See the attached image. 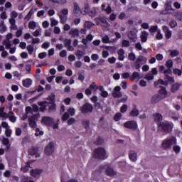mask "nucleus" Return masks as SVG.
Instances as JSON below:
<instances>
[{"label":"nucleus","instance_id":"nucleus-1","mask_svg":"<svg viewBox=\"0 0 182 182\" xmlns=\"http://www.w3.org/2000/svg\"><path fill=\"white\" fill-rule=\"evenodd\" d=\"M158 129L161 133L168 134L173 130V124L168 122H160L158 124Z\"/></svg>","mask_w":182,"mask_h":182},{"label":"nucleus","instance_id":"nucleus-2","mask_svg":"<svg viewBox=\"0 0 182 182\" xmlns=\"http://www.w3.org/2000/svg\"><path fill=\"white\" fill-rule=\"evenodd\" d=\"M94 157L98 160H106L107 152L105 148L98 147L94 151Z\"/></svg>","mask_w":182,"mask_h":182},{"label":"nucleus","instance_id":"nucleus-3","mask_svg":"<svg viewBox=\"0 0 182 182\" xmlns=\"http://www.w3.org/2000/svg\"><path fill=\"white\" fill-rule=\"evenodd\" d=\"M47 100H50L48 102L47 110L48 113H52V112H55L56 110V104H55V94H51L47 99Z\"/></svg>","mask_w":182,"mask_h":182},{"label":"nucleus","instance_id":"nucleus-4","mask_svg":"<svg viewBox=\"0 0 182 182\" xmlns=\"http://www.w3.org/2000/svg\"><path fill=\"white\" fill-rule=\"evenodd\" d=\"M80 110L82 114H87L93 112V105L90 103H85L83 106L80 107Z\"/></svg>","mask_w":182,"mask_h":182},{"label":"nucleus","instance_id":"nucleus-5","mask_svg":"<svg viewBox=\"0 0 182 182\" xmlns=\"http://www.w3.org/2000/svg\"><path fill=\"white\" fill-rule=\"evenodd\" d=\"M172 144H176V138L172 137L168 139H166L162 142V147L164 150H167L168 149H171Z\"/></svg>","mask_w":182,"mask_h":182},{"label":"nucleus","instance_id":"nucleus-6","mask_svg":"<svg viewBox=\"0 0 182 182\" xmlns=\"http://www.w3.org/2000/svg\"><path fill=\"white\" fill-rule=\"evenodd\" d=\"M44 151L46 156H51V154H53L55 151V144L53 142H50L46 145Z\"/></svg>","mask_w":182,"mask_h":182},{"label":"nucleus","instance_id":"nucleus-7","mask_svg":"<svg viewBox=\"0 0 182 182\" xmlns=\"http://www.w3.org/2000/svg\"><path fill=\"white\" fill-rule=\"evenodd\" d=\"M105 174L109 177H113V176H116L117 174V171H116L109 164H107L105 166Z\"/></svg>","mask_w":182,"mask_h":182},{"label":"nucleus","instance_id":"nucleus-8","mask_svg":"<svg viewBox=\"0 0 182 182\" xmlns=\"http://www.w3.org/2000/svg\"><path fill=\"white\" fill-rule=\"evenodd\" d=\"M39 114H33V116L28 117L29 126L31 129L36 128V119L39 117Z\"/></svg>","mask_w":182,"mask_h":182},{"label":"nucleus","instance_id":"nucleus-9","mask_svg":"<svg viewBox=\"0 0 182 182\" xmlns=\"http://www.w3.org/2000/svg\"><path fill=\"white\" fill-rule=\"evenodd\" d=\"M124 126L127 129H131L132 130H136L137 129V123L134 121H128L124 124Z\"/></svg>","mask_w":182,"mask_h":182},{"label":"nucleus","instance_id":"nucleus-10","mask_svg":"<svg viewBox=\"0 0 182 182\" xmlns=\"http://www.w3.org/2000/svg\"><path fill=\"white\" fill-rule=\"evenodd\" d=\"M127 36L130 41H133V42H136V39H137V29L134 28L133 30L130 31Z\"/></svg>","mask_w":182,"mask_h":182},{"label":"nucleus","instance_id":"nucleus-11","mask_svg":"<svg viewBox=\"0 0 182 182\" xmlns=\"http://www.w3.org/2000/svg\"><path fill=\"white\" fill-rule=\"evenodd\" d=\"M165 5L166 8L165 9V10L161 11V14L162 15H168L170 14H172L171 12H168V11H173V7H171V2L167 1Z\"/></svg>","mask_w":182,"mask_h":182},{"label":"nucleus","instance_id":"nucleus-12","mask_svg":"<svg viewBox=\"0 0 182 182\" xmlns=\"http://www.w3.org/2000/svg\"><path fill=\"white\" fill-rule=\"evenodd\" d=\"M120 90H122V88L120 87V86H117L114 88V92H112V96L113 97L119 99L120 97H122V96H123L122 95V92H120Z\"/></svg>","mask_w":182,"mask_h":182},{"label":"nucleus","instance_id":"nucleus-13","mask_svg":"<svg viewBox=\"0 0 182 182\" xmlns=\"http://www.w3.org/2000/svg\"><path fill=\"white\" fill-rule=\"evenodd\" d=\"M42 123L46 126H50L53 123V119H52L50 117H43L42 118Z\"/></svg>","mask_w":182,"mask_h":182},{"label":"nucleus","instance_id":"nucleus-14","mask_svg":"<svg viewBox=\"0 0 182 182\" xmlns=\"http://www.w3.org/2000/svg\"><path fill=\"white\" fill-rule=\"evenodd\" d=\"M5 107H2L0 108V117H4V119H8L9 117V114H14V112L11 111L9 113H5L4 112Z\"/></svg>","mask_w":182,"mask_h":182},{"label":"nucleus","instance_id":"nucleus-15","mask_svg":"<svg viewBox=\"0 0 182 182\" xmlns=\"http://www.w3.org/2000/svg\"><path fill=\"white\" fill-rule=\"evenodd\" d=\"M38 105L40 106V108H39L40 112H45V110H48L47 101L39 102Z\"/></svg>","mask_w":182,"mask_h":182},{"label":"nucleus","instance_id":"nucleus-16","mask_svg":"<svg viewBox=\"0 0 182 182\" xmlns=\"http://www.w3.org/2000/svg\"><path fill=\"white\" fill-rule=\"evenodd\" d=\"M81 124L85 129V130L89 131L90 129V120L89 119H82Z\"/></svg>","mask_w":182,"mask_h":182},{"label":"nucleus","instance_id":"nucleus-17","mask_svg":"<svg viewBox=\"0 0 182 182\" xmlns=\"http://www.w3.org/2000/svg\"><path fill=\"white\" fill-rule=\"evenodd\" d=\"M129 159L134 163L137 161V153L134 151H130L129 154Z\"/></svg>","mask_w":182,"mask_h":182},{"label":"nucleus","instance_id":"nucleus-18","mask_svg":"<svg viewBox=\"0 0 182 182\" xmlns=\"http://www.w3.org/2000/svg\"><path fill=\"white\" fill-rule=\"evenodd\" d=\"M69 35H70L71 38H77L79 36V29L72 28L69 31Z\"/></svg>","mask_w":182,"mask_h":182},{"label":"nucleus","instance_id":"nucleus-19","mask_svg":"<svg viewBox=\"0 0 182 182\" xmlns=\"http://www.w3.org/2000/svg\"><path fill=\"white\" fill-rule=\"evenodd\" d=\"M154 120L156 123H160V122L163 121V115L160 113H155L154 114Z\"/></svg>","mask_w":182,"mask_h":182},{"label":"nucleus","instance_id":"nucleus-20","mask_svg":"<svg viewBox=\"0 0 182 182\" xmlns=\"http://www.w3.org/2000/svg\"><path fill=\"white\" fill-rule=\"evenodd\" d=\"M29 113H32V107H27L26 108V113L23 114L21 117V120H26L28 119V114H29Z\"/></svg>","mask_w":182,"mask_h":182},{"label":"nucleus","instance_id":"nucleus-21","mask_svg":"<svg viewBox=\"0 0 182 182\" xmlns=\"http://www.w3.org/2000/svg\"><path fill=\"white\" fill-rule=\"evenodd\" d=\"M23 86H24V87H31V86H32V80L31 78H26L23 80Z\"/></svg>","mask_w":182,"mask_h":182},{"label":"nucleus","instance_id":"nucleus-22","mask_svg":"<svg viewBox=\"0 0 182 182\" xmlns=\"http://www.w3.org/2000/svg\"><path fill=\"white\" fill-rule=\"evenodd\" d=\"M159 95H161V99L167 97V90H166V87H161V90H159Z\"/></svg>","mask_w":182,"mask_h":182},{"label":"nucleus","instance_id":"nucleus-23","mask_svg":"<svg viewBox=\"0 0 182 182\" xmlns=\"http://www.w3.org/2000/svg\"><path fill=\"white\" fill-rule=\"evenodd\" d=\"M29 154L31 156H36V157H39V154H38V148H31L28 151Z\"/></svg>","mask_w":182,"mask_h":182},{"label":"nucleus","instance_id":"nucleus-24","mask_svg":"<svg viewBox=\"0 0 182 182\" xmlns=\"http://www.w3.org/2000/svg\"><path fill=\"white\" fill-rule=\"evenodd\" d=\"M180 86H181V85L178 84V82L173 84L171 88L172 93H176V92L180 89Z\"/></svg>","mask_w":182,"mask_h":182},{"label":"nucleus","instance_id":"nucleus-25","mask_svg":"<svg viewBox=\"0 0 182 182\" xmlns=\"http://www.w3.org/2000/svg\"><path fill=\"white\" fill-rule=\"evenodd\" d=\"M147 36H149V33H147V31H142L141 35V41L143 43L146 42Z\"/></svg>","mask_w":182,"mask_h":182},{"label":"nucleus","instance_id":"nucleus-26","mask_svg":"<svg viewBox=\"0 0 182 182\" xmlns=\"http://www.w3.org/2000/svg\"><path fill=\"white\" fill-rule=\"evenodd\" d=\"M118 53V60H124V50L120 49L117 52Z\"/></svg>","mask_w":182,"mask_h":182},{"label":"nucleus","instance_id":"nucleus-27","mask_svg":"<svg viewBox=\"0 0 182 182\" xmlns=\"http://www.w3.org/2000/svg\"><path fill=\"white\" fill-rule=\"evenodd\" d=\"M161 100L160 95H155L151 97V103H159Z\"/></svg>","mask_w":182,"mask_h":182},{"label":"nucleus","instance_id":"nucleus-28","mask_svg":"<svg viewBox=\"0 0 182 182\" xmlns=\"http://www.w3.org/2000/svg\"><path fill=\"white\" fill-rule=\"evenodd\" d=\"M42 173V170L41 169H34V170H31V174L33 177H38V176H39V174H41Z\"/></svg>","mask_w":182,"mask_h":182},{"label":"nucleus","instance_id":"nucleus-29","mask_svg":"<svg viewBox=\"0 0 182 182\" xmlns=\"http://www.w3.org/2000/svg\"><path fill=\"white\" fill-rule=\"evenodd\" d=\"M96 14H97L96 8L90 9V11L88 12V15L90 16H91L92 18H95V16H96Z\"/></svg>","mask_w":182,"mask_h":182},{"label":"nucleus","instance_id":"nucleus-30","mask_svg":"<svg viewBox=\"0 0 182 182\" xmlns=\"http://www.w3.org/2000/svg\"><path fill=\"white\" fill-rule=\"evenodd\" d=\"M129 116H131L132 117H136L139 116V110L137 109V108H134L130 112Z\"/></svg>","mask_w":182,"mask_h":182},{"label":"nucleus","instance_id":"nucleus-31","mask_svg":"<svg viewBox=\"0 0 182 182\" xmlns=\"http://www.w3.org/2000/svg\"><path fill=\"white\" fill-rule=\"evenodd\" d=\"M3 45L5 46L6 49H11V46H12L11 41L9 40H4L3 41Z\"/></svg>","mask_w":182,"mask_h":182},{"label":"nucleus","instance_id":"nucleus-32","mask_svg":"<svg viewBox=\"0 0 182 182\" xmlns=\"http://www.w3.org/2000/svg\"><path fill=\"white\" fill-rule=\"evenodd\" d=\"M31 162H27L25 167H21V171H23V173H27V171H29V168L31 167L30 164Z\"/></svg>","mask_w":182,"mask_h":182},{"label":"nucleus","instance_id":"nucleus-33","mask_svg":"<svg viewBox=\"0 0 182 182\" xmlns=\"http://www.w3.org/2000/svg\"><path fill=\"white\" fill-rule=\"evenodd\" d=\"M36 11V9H31L30 11L28 13V14L26 16L25 19H27V21H29L30 18H32V15H33V13Z\"/></svg>","mask_w":182,"mask_h":182},{"label":"nucleus","instance_id":"nucleus-34","mask_svg":"<svg viewBox=\"0 0 182 182\" xmlns=\"http://www.w3.org/2000/svg\"><path fill=\"white\" fill-rule=\"evenodd\" d=\"M165 82H169V83H174V78L172 77H170L168 75H166L164 76Z\"/></svg>","mask_w":182,"mask_h":182},{"label":"nucleus","instance_id":"nucleus-35","mask_svg":"<svg viewBox=\"0 0 182 182\" xmlns=\"http://www.w3.org/2000/svg\"><path fill=\"white\" fill-rule=\"evenodd\" d=\"M74 11L73 13L77 15V14L80 13V8H79V5L77 3H74Z\"/></svg>","mask_w":182,"mask_h":182},{"label":"nucleus","instance_id":"nucleus-36","mask_svg":"<svg viewBox=\"0 0 182 182\" xmlns=\"http://www.w3.org/2000/svg\"><path fill=\"white\" fill-rule=\"evenodd\" d=\"M141 58H143V57H139L137 59V60L135 62V69L139 71H140V68H141L140 63H139V62L141 61Z\"/></svg>","mask_w":182,"mask_h":182},{"label":"nucleus","instance_id":"nucleus-37","mask_svg":"<svg viewBox=\"0 0 182 182\" xmlns=\"http://www.w3.org/2000/svg\"><path fill=\"white\" fill-rule=\"evenodd\" d=\"M60 19V23H62L63 25H64V23H66V21L68 19V17H66L65 16L61 15L58 14Z\"/></svg>","mask_w":182,"mask_h":182},{"label":"nucleus","instance_id":"nucleus-38","mask_svg":"<svg viewBox=\"0 0 182 182\" xmlns=\"http://www.w3.org/2000/svg\"><path fill=\"white\" fill-rule=\"evenodd\" d=\"M132 79H131V80H134L135 79H140V77H140V73L134 71L132 73Z\"/></svg>","mask_w":182,"mask_h":182},{"label":"nucleus","instance_id":"nucleus-39","mask_svg":"<svg viewBox=\"0 0 182 182\" xmlns=\"http://www.w3.org/2000/svg\"><path fill=\"white\" fill-rule=\"evenodd\" d=\"M21 182H34L33 181L31 180L27 176H22L21 178Z\"/></svg>","mask_w":182,"mask_h":182},{"label":"nucleus","instance_id":"nucleus-40","mask_svg":"<svg viewBox=\"0 0 182 182\" xmlns=\"http://www.w3.org/2000/svg\"><path fill=\"white\" fill-rule=\"evenodd\" d=\"M170 55L171 58H176V56H178V51L177 50H169Z\"/></svg>","mask_w":182,"mask_h":182},{"label":"nucleus","instance_id":"nucleus-41","mask_svg":"<svg viewBox=\"0 0 182 182\" xmlns=\"http://www.w3.org/2000/svg\"><path fill=\"white\" fill-rule=\"evenodd\" d=\"M90 89H91L92 90H95V92H96V90H99V86L96 85V82H92L90 85Z\"/></svg>","mask_w":182,"mask_h":182},{"label":"nucleus","instance_id":"nucleus-42","mask_svg":"<svg viewBox=\"0 0 182 182\" xmlns=\"http://www.w3.org/2000/svg\"><path fill=\"white\" fill-rule=\"evenodd\" d=\"M92 26H95V23H93L92 22L86 21L85 23V28H86L87 29H90Z\"/></svg>","mask_w":182,"mask_h":182},{"label":"nucleus","instance_id":"nucleus-43","mask_svg":"<svg viewBox=\"0 0 182 182\" xmlns=\"http://www.w3.org/2000/svg\"><path fill=\"white\" fill-rule=\"evenodd\" d=\"M173 16H176L178 21H181L182 22V12H176L173 14Z\"/></svg>","mask_w":182,"mask_h":182},{"label":"nucleus","instance_id":"nucleus-44","mask_svg":"<svg viewBox=\"0 0 182 182\" xmlns=\"http://www.w3.org/2000/svg\"><path fill=\"white\" fill-rule=\"evenodd\" d=\"M27 50H28L29 55H32V53H33V50H35V48L32 45H28L27 46Z\"/></svg>","mask_w":182,"mask_h":182},{"label":"nucleus","instance_id":"nucleus-45","mask_svg":"<svg viewBox=\"0 0 182 182\" xmlns=\"http://www.w3.org/2000/svg\"><path fill=\"white\" fill-rule=\"evenodd\" d=\"M102 42L103 43H110V40L109 39V36H107V35L104 36L102 38Z\"/></svg>","mask_w":182,"mask_h":182},{"label":"nucleus","instance_id":"nucleus-46","mask_svg":"<svg viewBox=\"0 0 182 182\" xmlns=\"http://www.w3.org/2000/svg\"><path fill=\"white\" fill-rule=\"evenodd\" d=\"M50 26L53 27V26H56V25H58L59 21H58L56 19H55L54 18H50Z\"/></svg>","mask_w":182,"mask_h":182},{"label":"nucleus","instance_id":"nucleus-47","mask_svg":"<svg viewBox=\"0 0 182 182\" xmlns=\"http://www.w3.org/2000/svg\"><path fill=\"white\" fill-rule=\"evenodd\" d=\"M165 66H166L167 68L171 69L173 68V60H168L166 62Z\"/></svg>","mask_w":182,"mask_h":182},{"label":"nucleus","instance_id":"nucleus-48","mask_svg":"<svg viewBox=\"0 0 182 182\" xmlns=\"http://www.w3.org/2000/svg\"><path fill=\"white\" fill-rule=\"evenodd\" d=\"M35 136L36 137L39 136H43V132L41 131V129L39 128H36V133H35Z\"/></svg>","mask_w":182,"mask_h":182},{"label":"nucleus","instance_id":"nucleus-49","mask_svg":"<svg viewBox=\"0 0 182 182\" xmlns=\"http://www.w3.org/2000/svg\"><path fill=\"white\" fill-rule=\"evenodd\" d=\"M3 144H4V146H6L7 149H9V147H11V145L9 144V139H8L7 138H4L3 139Z\"/></svg>","mask_w":182,"mask_h":182},{"label":"nucleus","instance_id":"nucleus-50","mask_svg":"<svg viewBox=\"0 0 182 182\" xmlns=\"http://www.w3.org/2000/svg\"><path fill=\"white\" fill-rule=\"evenodd\" d=\"M39 111V107H38V105L33 104L32 105V108H31V114H33V112H38Z\"/></svg>","mask_w":182,"mask_h":182},{"label":"nucleus","instance_id":"nucleus-51","mask_svg":"<svg viewBox=\"0 0 182 182\" xmlns=\"http://www.w3.org/2000/svg\"><path fill=\"white\" fill-rule=\"evenodd\" d=\"M29 29H35L36 28V23L35 21H30L28 23Z\"/></svg>","mask_w":182,"mask_h":182},{"label":"nucleus","instance_id":"nucleus-52","mask_svg":"<svg viewBox=\"0 0 182 182\" xmlns=\"http://www.w3.org/2000/svg\"><path fill=\"white\" fill-rule=\"evenodd\" d=\"M120 119H122V113L118 112L115 114V115L114 116V120H115V122H119Z\"/></svg>","mask_w":182,"mask_h":182},{"label":"nucleus","instance_id":"nucleus-53","mask_svg":"<svg viewBox=\"0 0 182 182\" xmlns=\"http://www.w3.org/2000/svg\"><path fill=\"white\" fill-rule=\"evenodd\" d=\"M75 55H76L77 59L80 60V58H82V56H83V55H85V53H83V51H80V50H77L75 53Z\"/></svg>","mask_w":182,"mask_h":182},{"label":"nucleus","instance_id":"nucleus-54","mask_svg":"<svg viewBox=\"0 0 182 182\" xmlns=\"http://www.w3.org/2000/svg\"><path fill=\"white\" fill-rule=\"evenodd\" d=\"M8 117L11 123H15V122H16V117H15L14 114H9Z\"/></svg>","mask_w":182,"mask_h":182},{"label":"nucleus","instance_id":"nucleus-55","mask_svg":"<svg viewBox=\"0 0 182 182\" xmlns=\"http://www.w3.org/2000/svg\"><path fill=\"white\" fill-rule=\"evenodd\" d=\"M64 42L65 48H69V46H72V40L70 39H65Z\"/></svg>","mask_w":182,"mask_h":182},{"label":"nucleus","instance_id":"nucleus-56","mask_svg":"<svg viewBox=\"0 0 182 182\" xmlns=\"http://www.w3.org/2000/svg\"><path fill=\"white\" fill-rule=\"evenodd\" d=\"M5 134L6 137H11V134H12V129H11V128L5 129Z\"/></svg>","mask_w":182,"mask_h":182},{"label":"nucleus","instance_id":"nucleus-57","mask_svg":"<svg viewBox=\"0 0 182 182\" xmlns=\"http://www.w3.org/2000/svg\"><path fill=\"white\" fill-rule=\"evenodd\" d=\"M68 113L70 114V116H75V114L76 113V111L75 108H70L68 109Z\"/></svg>","mask_w":182,"mask_h":182},{"label":"nucleus","instance_id":"nucleus-58","mask_svg":"<svg viewBox=\"0 0 182 182\" xmlns=\"http://www.w3.org/2000/svg\"><path fill=\"white\" fill-rule=\"evenodd\" d=\"M69 117H70L69 113L65 112L61 118V120H63V122H66V120H68Z\"/></svg>","mask_w":182,"mask_h":182},{"label":"nucleus","instance_id":"nucleus-59","mask_svg":"<svg viewBox=\"0 0 182 182\" xmlns=\"http://www.w3.org/2000/svg\"><path fill=\"white\" fill-rule=\"evenodd\" d=\"M6 26H5V24H4V21H1L0 23V31L1 32H6Z\"/></svg>","mask_w":182,"mask_h":182},{"label":"nucleus","instance_id":"nucleus-60","mask_svg":"<svg viewBox=\"0 0 182 182\" xmlns=\"http://www.w3.org/2000/svg\"><path fill=\"white\" fill-rule=\"evenodd\" d=\"M145 79H146V80H153V79H154V75L151 73H148L146 75Z\"/></svg>","mask_w":182,"mask_h":182},{"label":"nucleus","instance_id":"nucleus-61","mask_svg":"<svg viewBox=\"0 0 182 182\" xmlns=\"http://www.w3.org/2000/svg\"><path fill=\"white\" fill-rule=\"evenodd\" d=\"M11 18L15 19V18H18V12L16 11H13L10 14Z\"/></svg>","mask_w":182,"mask_h":182},{"label":"nucleus","instance_id":"nucleus-62","mask_svg":"<svg viewBox=\"0 0 182 182\" xmlns=\"http://www.w3.org/2000/svg\"><path fill=\"white\" fill-rule=\"evenodd\" d=\"M128 58L129 60H136V55L134 53H131L128 55Z\"/></svg>","mask_w":182,"mask_h":182},{"label":"nucleus","instance_id":"nucleus-63","mask_svg":"<svg viewBox=\"0 0 182 182\" xmlns=\"http://www.w3.org/2000/svg\"><path fill=\"white\" fill-rule=\"evenodd\" d=\"M121 113H126L127 112V105H123L120 108Z\"/></svg>","mask_w":182,"mask_h":182},{"label":"nucleus","instance_id":"nucleus-64","mask_svg":"<svg viewBox=\"0 0 182 182\" xmlns=\"http://www.w3.org/2000/svg\"><path fill=\"white\" fill-rule=\"evenodd\" d=\"M169 25L171 28H176L177 26V21L176 20H172L170 23Z\"/></svg>","mask_w":182,"mask_h":182}]
</instances>
